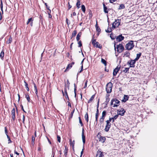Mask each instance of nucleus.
<instances>
[{
	"mask_svg": "<svg viewBox=\"0 0 157 157\" xmlns=\"http://www.w3.org/2000/svg\"><path fill=\"white\" fill-rule=\"evenodd\" d=\"M112 87L113 84L111 82H109L106 85V90L108 94H109L111 92Z\"/></svg>",
	"mask_w": 157,
	"mask_h": 157,
	"instance_id": "obj_2",
	"label": "nucleus"
},
{
	"mask_svg": "<svg viewBox=\"0 0 157 157\" xmlns=\"http://www.w3.org/2000/svg\"><path fill=\"white\" fill-rule=\"evenodd\" d=\"M77 33V31L76 30H74V31L72 33L71 37V39H72V37H75Z\"/></svg>",
	"mask_w": 157,
	"mask_h": 157,
	"instance_id": "obj_27",
	"label": "nucleus"
},
{
	"mask_svg": "<svg viewBox=\"0 0 157 157\" xmlns=\"http://www.w3.org/2000/svg\"><path fill=\"white\" fill-rule=\"evenodd\" d=\"M95 28L96 29V31L98 32V35L99 34V33L101 32V29L98 25V22L97 21H96V24L95 25Z\"/></svg>",
	"mask_w": 157,
	"mask_h": 157,
	"instance_id": "obj_16",
	"label": "nucleus"
},
{
	"mask_svg": "<svg viewBox=\"0 0 157 157\" xmlns=\"http://www.w3.org/2000/svg\"><path fill=\"white\" fill-rule=\"evenodd\" d=\"M1 4H0V7H1V10L2 12V14H3V3H2V0H1Z\"/></svg>",
	"mask_w": 157,
	"mask_h": 157,
	"instance_id": "obj_33",
	"label": "nucleus"
},
{
	"mask_svg": "<svg viewBox=\"0 0 157 157\" xmlns=\"http://www.w3.org/2000/svg\"><path fill=\"white\" fill-rule=\"evenodd\" d=\"M33 19L32 17L29 19L27 22V24L28 25L29 22H31L32 21H33Z\"/></svg>",
	"mask_w": 157,
	"mask_h": 157,
	"instance_id": "obj_40",
	"label": "nucleus"
},
{
	"mask_svg": "<svg viewBox=\"0 0 157 157\" xmlns=\"http://www.w3.org/2000/svg\"><path fill=\"white\" fill-rule=\"evenodd\" d=\"M104 120L100 118L99 120L100 123H102L104 122Z\"/></svg>",
	"mask_w": 157,
	"mask_h": 157,
	"instance_id": "obj_62",
	"label": "nucleus"
},
{
	"mask_svg": "<svg viewBox=\"0 0 157 157\" xmlns=\"http://www.w3.org/2000/svg\"><path fill=\"white\" fill-rule=\"evenodd\" d=\"M57 141H58V142L60 143V139H61L60 136L58 135H57Z\"/></svg>",
	"mask_w": 157,
	"mask_h": 157,
	"instance_id": "obj_52",
	"label": "nucleus"
},
{
	"mask_svg": "<svg viewBox=\"0 0 157 157\" xmlns=\"http://www.w3.org/2000/svg\"><path fill=\"white\" fill-rule=\"evenodd\" d=\"M70 142H71V143H70L71 145L72 146V148H73V150H74V148L75 144V140H74L72 142H71V139H70Z\"/></svg>",
	"mask_w": 157,
	"mask_h": 157,
	"instance_id": "obj_28",
	"label": "nucleus"
},
{
	"mask_svg": "<svg viewBox=\"0 0 157 157\" xmlns=\"http://www.w3.org/2000/svg\"><path fill=\"white\" fill-rule=\"evenodd\" d=\"M12 38L11 36H10L9 40L6 42V43L8 44H11L12 41Z\"/></svg>",
	"mask_w": 157,
	"mask_h": 157,
	"instance_id": "obj_24",
	"label": "nucleus"
},
{
	"mask_svg": "<svg viewBox=\"0 0 157 157\" xmlns=\"http://www.w3.org/2000/svg\"><path fill=\"white\" fill-rule=\"evenodd\" d=\"M33 84L34 85V90L35 91L38 90L37 87L36 86V84L35 83H33Z\"/></svg>",
	"mask_w": 157,
	"mask_h": 157,
	"instance_id": "obj_56",
	"label": "nucleus"
},
{
	"mask_svg": "<svg viewBox=\"0 0 157 157\" xmlns=\"http://www.w3.org/2000/svg\"><path fill=\"white\" fill-rule=\"evenodd\" d=\"M134 46V45L133 41H130L127 43L126 46L125 48L128 50H131Z\"/></svg>",
	"mask_w": 157,
	"mask_h": 157,
	"instance_id": "obj_4",
	"label": "nucleus"
},
{
	"mask_svg": "<svg viewBox=\"0 0 157 157\" xmlns=\"http://www.w3.org/2000/svg\"><path fill=\"white\" fill-rule=\"evenodd\" d=\"M101 62L104 64L105 66L106 67L107 65V62L103 58L101 59Z\"/></svg>",
	"mask_w": 157,
	"mask_h": 157,
	"instance_id": "obj_29",
	"label": "nucleus"
},
{
	"mask_svg": "<svg viewBox=\"0 0 157 157\" xmlns=\"http://www.w3.org/2000/svg\"><path fill=\"white\" fill-rule=\"evenodd\" d=\"M74 92H76V88H77V86L76 85H75V83L74 84Z\"/></svg>",
	"mask_w": 157,
	"mask_h": 157,
	"instance_id": "obj_58",
	"label": "nucleus"
},
{
	"mask_svg": "<svg viewBox=\"0 0 157 157\" xmlns=\"http://www.w3.org/2000/svg\"><path fill=\"white\" fill-rule=\"evenodd\" d=\"M99 113V110L98 109H97L96 113L95 115V117H98Z\"/></svg>",
	"mask_w": 157,
	"mask_h": 157,
	"instance_id": "obj_43",
	"label": "nucleus"
},
{
	"mask_svg": "<svg viewBox=\"0 0 157 157\" xmlns=\"http://www.w3.org/2000/svg\"><path fill=\"white\" fill-rule=\"evenodd\" d=\"M119 115L117 114V115H115L113 117H112V122L114 121V120L116 119L118 117Z\"/></svg>",
	"mask_w": 157,
	"mask_h": 157,
	"instance_id": "obj_32",
	"label": "nucleus"
},
{
	"mask_svg": "<svg viewBox=\"0 0 157 157\" xmlns=\"http://www.w3.org/2000/svg\"><path fill=\"white\" fill-rule=\"evenodd\" d=\"M128 98L129 97L128 95H124V99L122 100V101L125 102L128 100Z\"/></svg>",
	"mask_w": 157,
	"mask_h": 157,
	"instance_id": "obj_19",
	"label": "nucleus"
},
{
	"mask_svg": "<svg viewBox=\"0 0 157 157\" xmlns=\"http://www.w3.org/2000/svg\"><path fill=\"white\" fill-rule=\"evenodd\" d=\"M95 96V94L93 95L88 101V103H89L92 102Z\"/></svg>",
	"mask_w": 157,
	"mask_h": 157,
	"instance_id": "obj_22",
	"label": "nucleus"
},
{
	"mask_svg": "<svg viewBox=\"0 0 157 157\" xmlns=\"http://www.w3.org/2000/svg\"><path fill=\"white\" fill-rule=\"evenodd\" d=\"M129 67L128 68H125V69L123 71L125 73H127L128 71Z\"/></svg>",
	"mask_w": 157,
	"mask_h": 157,
	"instance_id": "obj_44",
	"label": "nucleus"
},
{
	"mask_svg": "<svg viewBox=\"0 0 157 157\" xmlns=\"http://www.w3.org/2000/svg\"><path fill=\"white\" fill-rule=\"evenodd\" d=\"M112 120V117H109V120L106 121V122H109V123H110V122H111V121Z\"/></svg>",
	"mask_w": 157,
	"mask_h": 157,
	"instance_id": "obj_57",
	"label": "nucleus"
},
{
	"mask_svg": "<svg viewBox=\"0 0 157 157\" xmlns=\"http://www.w3.org/2000/svg\"><path fill=\"white\" fill-rule=\"evenodd\" d=\"M111 124L110 123H109L108 122H106V124L104 129L105 131L108 132L109 131L111 127Z\"/></svg>",
	"mask_w": 157,
	"mask_h": 157,
	"instance_id": "obj_9",
	"label": "nucleus"
},
{
	"mask_svg": "<svg viewBox=\"0 0 157 157\" xmlns=\"http://www.w3.org/2000/svg\"><path fill=\"white\" fill-rule=\"evenodd\" d=\"M75 63L74 62H72L71 63L69 64L67 66L66 69L64 71V72H66L67 71H68V70L70 68H71L72 66Z\"/></svg>",
	"mask_w": 157,
	"mask_h": 157,
	"instance_id": "obj_11",
	"label": "nucleus"
},
{
	"mask_svg": "<svg viewBox=\"0 0 157 157\" xmlns=\"http://www.w3.org/2000/svg\"><path fill=\"white\" fill-rule=\"evenodd\" d=\"M89 14L90 17V18L92 17V12L91 10L90 11Z\"/></svg>",
	"mask_w": 157,
	"mask_h": 157,
	"instance_id": "obj_54",
	"label": "nucleus"
},
{
	"mask_svg": "<svg viewBox=\"0 0 157 157\" xmlns=\"http://www.w3.org/2000/svg\"><path fill=\"white\" fill-rule=\"evenodd\" d=\"M97 42L96 41V39H94V37H93L92 40V44L93 45H94L95 44V43Z\"/></svg>",
	"mask_w": 157,
	"mask_h": 157,
	"instance_id": "obj_35",
	"label": "nucleus"
},
{
	"mask_svg": "<svg viewBox=\"0 0 157 157\" xmlns=\"http://www.w3.org/2000/svg\"><path fill=\"white\" fill-rule=\"evenodd\" d=\"M112 27L111 28H108L107 29L105 30V31L107 33H109L111 32L112 31Z\"/></svg>",
	"mask_w": 157,
	"mask_h": 157,
	"instance_id": "obj_36",
	"label": "nucleus"
},
{
	"mask_svg": "<svg viewBox=\"0 0 157 157\" xmlns=\"http://www.w3.org/2000/svg\"><path fill=\"white\" fill-rule=\"evenodd\" d=\"M44 4L46 6V7L47 8V9L48 10H49L50 11V12L51 13V10H50L49 9V7L47 5V3H44Z\"/></svg>",
	"mask_w": 157,
	"mask_h": 157,
	"instance_id": "obj_51",
	"label": "nucleus"
},
{
	"mask_svg": "<svg viewBox=\"0 0 157 157\" xmlns=\"http://www.w3.org/2000/svg\"><path fill=\"white\" fill-rule=\"evenodd\" d=\"M79 118V123H80V124H81V126H83V124L82 123V122L81 120V118L80 117H78Z\"/></svg>",
	"mask_w": 157,
	"mask_h": 157,
	"instance_id": "obj_46",
	"label": "nucleus"
},
{
	"mask_svg": "<svg viewBox=\"0 0 157 157\" xmlns=\"http://www.w3.org/2000/svg\"><path fill=\"white\" fill-rule=\"evenodd\" d=\"M125 6L124 5L122 4L120 5L119 8H118V10H121L124 9L125 8Z\"/></svg>",
	"mask_w": 157,
	"mask_h": 157,
	"instance_id": "obj_31",
	"label": "nucleus"
},
{
	"mask_svg": "<svg viewBox=\"0 0 157 157\" xmlns=\"http://www.w3.org/2000/svg\"><path fill=\"white\" fill-rule=\"evenodd\" d=\"M120 101L116 98L112 99L111 101L110 105L113 107H117L120 105Z\"/></svg>",
	"mask_w": 157,
	"mask_h": 157,
	"instance_id": "obj_1",
	"label": "nucleus"
},
{
	"mask_svg": "<svg viewBox=\"0 0 157 157\" xmlns=\"http://www.w3.org/2000/svg\"><path fill=\"white\" fill-rule=\"evenodd\" d=\"M103 10L104 13H108L109 10V9H108V8L105 6L104 3L103 4Z\"/></svg>",
	"mask_w": 157,
	"mask_h": 157,
	"instance_id": "obj_12",
	"label": "nucleus"
},
{
	"mask_svg": "<svg viewBox=\"0 0 157 157\" xmlns=\"http://www.w3.org/2000/svg\"><path fill=\"white\" fill-rule=\"evenodd\" d=\"M117 52L120 53L124 49V48L121 44L117 45Z\"/></svg>",
	"mask_w": 157,
	"mask_h": 157,
	"instance_id": "obj_5",
	"label": "nucleus"
},
{
	"mask_svg": "<svg viewBox=\"0 0 157 157\" xmlns=\"http://www.w3.org/2000/svg\"><path fill=\"white\" fill-rule=\"evenodd\" d=\"M24 83L25 84V86L26 88H28L29 87V85L27 82L25 81H24Z\"/></svg>",
	"mask_w": 157,
	"mask_h": 157,
	"instance_id": "obj_55",
	"label": "nucleus"
},
{
	"mask_svg": "<svg viewBox=\"0 0 157 157\" xmlns=\"http://www.w3.org/2000/svg\"><path fill=\"white\" fill-rule=\"evenodd\" d=\"M121 66H120L119 67H118V66H117L115 69L113 70V76H116Z\"/></svg>",
	"mask_w": 157,
	"mask_h": 157,
	"instance_id": "obj_7",
	"label": "nucleus"
},
{
	"mask_svg": "<svg viewBox=\"0 0 157 157\" xmlns=\"http://www.w3.org/2000/svg\"><path fill=\"white\" fill-rule=\"evenodd\" d=\"M116 1L117 0H109V2L112 3Z\"/></svg>",
	"mask_w": 157,
	"mask_h": 157,
	"instance_id": "obj_64",
	"label": "nucleus"
},
{
	"mask_svg": "<svg viewBox=\"0 0 157 157\" xmlns=\"http://www.w3.org/2000/svg\"><path fill=\"white\" fill-rule=\"evenodd\" d=\"M25 98H26L28 102H31L30 98L28 94H25Z\"/></svg>",
	"mask_w": 157,
	"mask_h": 157,
	"instance_id": "obj_23",
	"label": "nucleus"
},
{
	"mask_svg": "<svg viewBox=\"0 0 157 157\" xmlns=\"http://www.w3.org/2000/svg\"><path fill=\"white\" fill-rule=\"evenodd\" d=\"M106 140V138L104 136H100V137L99 138V141L101 142L102 143H104Z\"/></svg>",
	"mask_w": 157,
	"mask_h": 157,
	"instance_id": "obj_15",
	"label": "nucleus"
},
{
	"mask_svg": "<svg viewBox=\"0 0 157 157\" xmlns=\"http://www.w3.org/2000/svg\"><path fill=\"white\" fill-rule=\"evenodd\" d=\"M124 38V37L122 36V34H121L116 36V39L117 41L120 42L123 40Z\"/></svg>",
	"mask_w": 157,
	"mask_h": 157,
	"instance_id": "obj_8",
	"label": "nucleus"
},
{
	"mask_svg": "<svg viewBox=\"0 0 157 157\" xmlns=\"http://www.w3.org/2000/svg\"><path fill=\"white\" fill-rule=\"evenodd\" d=\"M68 151V148L67 147V146H65V149L64 151V155L65 156V157H67V152Z\"/></svg>",
	"mask_w": 157,
	"mask_h": 157,
	"instance_id": "obj_18",
	"label": "nucleus"
},
{
	"mask_svg": "<svg viewBox=\"0 0 157 157\" xmlns=\"http://www.w3.org/2000/svg\"><path fill=\"white\" fill-rule=\"evenodd\" d=\"M78 47H81L82 46V41L81 40L78 41Z\"/></svg>",
	"mask_w": 157,
	"mask_h": 157,
	"instance_id": "obj_45",
	"label": "nucleus"
},
{
	"mask_svg": "<svg viewBox=\"0 0 157 157\" xmlns=\"http://www.w3.org/2000/svg\"><path fill=\"white\" fill-rule=\"evenodd\" d=\"M35 138L33 136L32 137V142H33V141L35 142Z\"/></svg>",
	"mask_w": 157,
	"mask_h": 157,
	"instance_id": "obj_63",
	"label": "nucleus"
},
{
	"mask_svg": "<svg viewBox=\"0 0 157 157\" xmlns=\"http://www.w3.org/2000/svg\"><path fill=\"white\" fill-rule=\"evenodd\" d=\"M124 56L127 57H129L130 56V53L126 51L124 53Z\"/></svg>",
	"mask_w": 157,
	"mask_h": 157,
	"instance_id": "obj_39",
	"label": "nucleus"
},
{
	"mask_svg": "<svg viewBox=\"0 0 157 157\" xmlns=\"http://www.w3.org/2000/svg\"><path fill=\"white\" fill-rule=\"evenodd\" d=\"M110 36L111 39L112 40H114L115 38H116V36H114L113 34L112 33L110 34Z\"/></svg>",
	"mask_w": 157,
	"mask_h": 157,
	"instance_id": "obj_34",
	"label": "nucleus"
},
{
	"mask_svg": "<svg viewBox=\"0 0 157 157\" xmlns=\"http://www.w3.org/2000/svg\"><path fill=\"white\" fill-rule=\"evenodd\" d=\"M103 156L102 152L99 150L97 151L96 157H103Z\"/></svg>",
	"mask_w": 157,
	"mask_h": 157,
	"instance_id": "obj_10",
	"label": "nucleus"
},
{
	"mask_svg": "<svg viewBox=\"0 0 157 157\" xmlns=\"http://www.w3.org/2000/svg\"><path fill=\"white\" fill-rule=\"evenodd\" d=\"M106 112L105 110H104L103 111L102 113V116H104V117H105V116L106 115Z\"/></svg>",
	"mask_w": 157,
	"mask_h": 157,
	"instance_id": "obj_48",
	"label": "nucleus"
},
{
	"mask_svg": "<svg viewBox=\"0 0 157 157\" xmlns=\"http://www.w3.org/2000/svg\"><path fill=\"white\" fill-rule=\"evenodd\" d=\"M99 101H100V99H98V102L97 103V109H98L99 106Z\"/></svg>",
	"mask_w": 157,
	"mask_h": 157,
	"instance_id": "obj_60",
	"label": "nucleus"
},
{
	"mask_svg": "<svg viewBox=\"0 0 157 157\" xmlns=\"http://www.w3.org/2000/svg\"><path fill=\"white\" fill-rule=\"evenodd\" d=\"M119 112V113H118V115L123 116L124 115V113L125 112V111L124 108H122L121 109Z\"/></svg>",
	"mask_w": 157,
	"mask_h": 157,
	"instance_id": "obj_13",
	"label": "nucleus"
},
{
	"mask_svg": "<svg viewBox=\"0 0 157 157\" xmlns=\"http://www.w3.org/2000/svg\"><path fill=\"white\" fill-rule=\"evenodd\" d=\"M67 84L68 85L67 86V87L68 88V89L69 88V86H70V83L69 81V80L68 79L67 80Z\"/></svg>",
	"mask_w": 157,
	"mask_h": 157,
	"instance_id": "obj_59",
	"label": "nucleus"
},
{
	"mask_svg": "<svg viewBox=\"0 0 157 157\" xmlns=\"http://www.w3.org/2000/svg\"><path fill=\"white\" fill-rule=\"evenodd\" d=\"M4 56V50L2 49L0 53V57L2 60H3V57Z\"/></svg>",
	"mask_w": 157,
	"mask_h": 157,
	"instance_id": "obj_20",
	"label": "nucleus"
},
{
	"mask_svg": "<svg viewBox=\"0 0 157 157\" xmlns=\"http://www.w3.org/2000/svg\"><path fill=\"white\" fill-rule=\"evenodd\" d=\"M85 120L87 122H88L89 120V117H88V115L87 113H86L85 116Z\"/></svg>",
	"mask_w": 157,
	"mask_h": 157,
	"instance_id": "obj_30",
	"label": "nucleus"
},
{
	"mask_svg": "<svg viewBox=\"0 0 157 157\" xmlns=\"http://www.w3.org/2000/svg\"><path fill=\"white\" fill-rule=\"evenodd\" d=\"M84 129L82 128V138L83 144H85L86 140H85V136L84 134Z\"/></svg>",
	"mask_w": 157,
	"mask_h": 157,
	"instance_id": "obj_14",
	"label": "nucleus"
},
{
	"mask_svg": "<svg viewBox=\"0 0 157 157\" xmlns=\"http://www.w3.org/2000/svg\"><path fill=\"white\" fill-rule=\"evenodd\" d=\"M25 121V116L24 115H23V119H22V122L24 124V122Z\"/></svg>",
	"mask_w": 157,
	"mask_h": 157,
	"instance_id": "obj_61",
	"label": "nucleus"
},
{
	"mask_svg": "<svg viewBox=\"0 0 157 157\" xmlns=\"http://www.w3.org/2000/svg\"><path fill=\"white\" fill-rule=\"evenodd\" d=\"M141 55V53L140 52L138 54H137L136 55V58L135 59V60H136V61L138 60L140 58V57Z\"/></svg>",
	"mask_w": 157,
	"mask_h": 157,
	"instance_id": "obj_25",
	"label": "nucleus"
},
{
	"mask_svg": "<svg viewBox=\"0 0 157 157\" xmlns=\"http://www.w3.org/2000/svg\"><path fill=\"white\" fill-rule=\"evenodd\" d=\"M136 61L135 59L134 60H131L130 61H128L127 63L130 64V67H134L135 66V64Z\"/></svg>",
	"mask_w": 157,
	"mask_h": 157,
	"instance_id": "obj_6",
	"label": "nucleus"
},
{
	"mask_svg": "<svg viewBox=\"0 0 157 157\" xmlns=\"http://www.w3.org/2000/svg\"><path fill=\"white\" fill-rule=\"evenodd\" d=\"M121 20L117 19L112 24V29H115L116 27H118L120 25Z\"/></svg>",
	"mask_w": 157,
	"mask_h": 157,
	"instance_id": "obj_3",
	"label": "nucleus"
},
{
	"mask_svg": "<svg viewBox=\"0 0 157 157\" xmlns=\"http://www.w3.org/2000/svg\"><path fill=\"white\" fill-rule=\"evenodd\" d=\"M64 93L65 94V95H67V87L66 84L65 85V87L64 89Z\"/></svg>",
	"mask_w": 157,
	"mask_h": 157,
	"instance_id": "obj_49",
	"label": "nucleus"
},
{
	"mask_svg": "<svg viewBox=\"0 0 157 157\" xmlns=\"http://www.w3.org/2000/svg\"><path fill=\"white\" fill-rule=\"evenodd\" d=\"M11 121H14L15 120V115L12 116Z\"/></svg>",
	"mask_w": 157,
	"mask_h": 157,
	"instance_id": "obj_47",
	"label": "nucleus"
},
{
	"mask_svg": "<svg viewBox=\"0 0 157 157\" xmlns=\"http://www.w3.org/2000/svg\"><path fill=\"white\" fill-rule=\"evenodd\" d=\"M81 35H82V33L79 32L78 33L77 35L76 39V40L77 41H78L79 40H80V37L81 36Z\"/></svg>",
	"mask_w": 157,
	"mask_h": 157,
	"instance_id": "obj_21",
	"label": "nucleus"
},
{
	"mask_svg": "<svg viewBox=\"0 0 157 157\" xmlns=\"http://www.w3.org/2000/svg\"><path fill=\"white\" fill-rule=\"evenodd\" d=\"M80 1H77V3L76 4V6L78 9H79L80 7Z\"/></svg>",
	"mask_w": 157,
	"mask_h": 157,
	"instance_id": "obj_37",
	"label": "nucleus"
},
{
	"mask_svg": "<svg viewBox=\"0 0 157 157\" xmlns=\"http://www.w3.org/2000/svg\"><path fill=\"white\" fill-rule=\"evenodd\" d=\"M81 8L82 11L84 13H85L86 12V8L85 6L84 5H82L81 6Z\"/></svg>",
	"mask_w": 157,
	"mask_h": 157,
	"instance_id": "obj_26",
	"label": "nucleus"
},
{
	"mask_svg": "<svg viewBox=\"0 0 157 157\" xmlns=\"http://www.w3.org/2000/svg\"><path fill=\"white\" fill-rule=\"evenodd\" d=\"M39 18H40V22H41V24H43V18H42V16H41V15H40L39 17Z\"/></svg>",
	"mask_w": 157,
	"mask_h": 157,
	"instance_id": "obj_50",
	"label": "nucleus"
},
{
	"mask_svg": "<svg viewBox=\"0 0 157 157\" xmlns=\"http://www.w3.org/2000/svg\"><path fill=\"white\" fill-rule=\"evenodd\" d=\"M109 100L110 99H106V101L104 102V104L106 106L107 105Z\"/></svg>",
	"mask_w": 157,
	"mask_h": 157,
	"instance_id": "obj_41",
	"label": "nucleus"
},
{
	"mask_svg": "<svg viewBox=\"0 0 157 157\" xmlns=\"http://www.w3.org/2000/svg\"><path fill=\"white\" fill-rule=\"evenodd\" d=\"M15 109L14 108H13L12 111H11V115L12 116L13 115H15Z\"/></svg>",
	"mask_w": 157,
	"mask_h": 157,
	"instance_id": "obj_38",
	"label": "nucleus"
},
{
	"mask_svg": "<svg viewBox=\"0 0 157 157\" xmlns=\"http://www.w3.org/2000/svg\"><path fill=\"white\" fill-rule=\"evenodd\" d=\"M7 138L8 139V144H10L12 143V141L11 140L10 136H8V135H7Z\"/></svg>",
	"mask_w": 157,
	"mask_h": 157,
	"instance_id": "obj_42",
	"label": "nucleus"
},
{
	"mask_svg": "<svg viewBox=\"0 0 157 157\" xmlns=\"http://www.w3.org/2000/svg\"><path fill=\"white\" fill-rule=\"evenodd\" d=\"M87 82H88L87 80H86L85 81V83H84L85 86L83 87L84 88H85L86 87Z\"/></svg>",
	"mask_w": 157,
	"mask_h": 157,
	"instance_id": "obj_53",
	"label": "nucleus"
},
{
	"mask_svg": "<svg viewBox=\"0 0 157 157\" xmlns=\"http://www.w3.org/2000/svg\"><path fill=\"white\" fill-rule=\"evenodd\" d=\"M94 47H95L96 48H98L100 49H101L102 48V46L101 45L99 42H97L95 43V44L94 45H93Z\"/></svg>",
	"mask_w": 157,
	"mask_h": 157,
	"instance_id": "obj_17",
	"label": "nucleus"
}]
</instances>
